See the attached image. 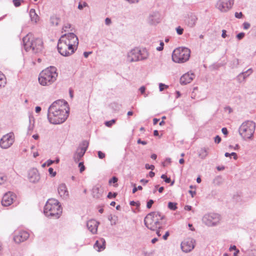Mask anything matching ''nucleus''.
<instances>
[{
  "instance_id": "60",
  "label": "nucleus",
  "mask_w": 256,
  "mask_h": 256,
  "mask_svg": "<svg viewBox=\"0 0 256 256\" xmlns=\"http://www.w3.org/2000/svg\"><path fill=\"white\" fill-rule=\"evenodd\" d=\"M146 90V88L144 86H141L140 88V92L141 94H144Z\"/></svg>"
},
{
  "instance_id": "58",
  "label": "nucleus",
  "mask_w": 256,
  "mask_h": 256,
  "mask_svg": "<svg viewBox=\"0 0 256 256\" xmlns=\"http://www.w3.org/2000/svg\"><path fill=\"white\" fill-rule=\"evenodd\" d=\"M92 53V52H84V56L86 58H87L88 56L91 54Z\"/></svg>"
},
{
  "instance_id": "10",
  "label": "nucleus",
  "mask_w": 256,
  "mask_h": 256,
  "mask_svg": "<svg viewBox=\"0 0 256 256\" xmlns=\"http://www.w3.org/2000/svg\"><path fill=\"white\" fill-rule=\"evenodd\" d=\"M202 220L207 226H215L217 225L220 221V216L215 213L206 214L203 216Z\"/></svg>"
},
{
  "instance_id": "11",
  "label": "nucleus",
  "mask_w": 256,
  "mask_h": 256,
  "mask_svg": "<svg viewBox=\"0 0 256 256\" xmlns=\"http://www.w3.org/2000/svg\"><path fill=\"white\" fill-rule=\"evenodd\" d=\"M14 142V136L13 132L8 133L0 140V147L2 149H7L10 148Z\"/></svg>"
},
{
  "instance_id": "62",
  "label": "nucleus",
  "mask_w": 256,
  "mask_h": 256,
  "mask_svg": "<svg viewBox=\"0 0 256 256\" xmlns=\"http://www.w3.org/2000/svg\"><path fill=\"white\" fill-rule=\"evenodd\" d=\"M238 250L236 248V246H231L230 248H229V250L230 251H232V250H234L235 251H236V250Z\"/></svg>"
},
{
  "instance_id": "42",
  "label": "nucleus",
  "mask_w": 256,
  "mask_h": 256,
  "mask_svg": "<svg viewBox=\"0 0 256 256\" xmlns=\"http://www.w3.org/2000/svg\"><path fill=\"white\" fill-rule=\"evenodd\" d=\"M13 3L14 6L16 7H18L21 4L20 0H13Z\"/></svg>"
},
{
  "instance_id": "14",
  "label": "nucleus",
  "mask_w": 256,
  "mask_h": 256,
  "mask_svg": "<svg viewBox=\"0 0 256 256\" xmlns=\"http://www.w3.org/2000/svg\"><path fill=\"white\" fill-rule=\"evenodd\" d=\"M16 195L11 192H8L6 193L2 200V204L4 206H10L16 200Z\"/></svg>"
},
{
  "instance_id": "18",
  "label": "nucleus",
  "mask_w": 256,
  "mask_h": 256,
  "mask_svg": "<svg viewBox=\"0 0 256 256\" xmlns=\"http://www.w3.org/2000/svg\"><path fill=\"white\" fill-rule=\"evenodd\" d=\"M99 222L94 220H90L88 221L86 226L88 230L92 234H95L98 230Z\"/></svg>"
},
{
  "instance_id": "17",
  "label": "nucleus",
  "mask_w": 256,
  "mask_h": 256,
  "mask_svg": "<svg viewBox=\"0 0 256 256\" xmlns=\"http://www.w3.org/2000/svg\"><path fill=\"white\" fill-rule=\"evenodd\" d=\"M29 237V234L27 232L20 231L15 235L14 240L16 242L20 243L26 240Z\"/></svg>"
},
{
  "instance_id": "39",
  "label": "nucleus",
  "mask_w": 256,
  "mask_h": 256,
  "mask_svg": "<svg viewBox=\"0 0 256 256\" xmlns=\"http://www.w3.org/2000/svg\"><path fill=\"white\" fill-rule=\"evenodd\" d=\"M134 188L132 189V193H135L138 190H142V186H139L137 188L136 186V184H134Z\"/></svg>"
},
{
  "instance_id": "43",
  "label": "nucleus",
  "mask_w": 256,
  "mask_h": 256,
  "mask_svg": "<svg viewBox=\"0 0 256 256\" xmlns=\"http://www.w3.org/2000/svg\"><path fill=\"white\" fill-rule=\"evenodd\" d=\"M118 180V179L117 178L115 177V176H114L112 178H111L110 180H109V184H114Z\"/></svg>"
},
{
  "instance_id": "53",
  "label": "nucleus",
  "mask_w": 256,
  "mask_h": 256,
  "mask_svg": "<svg viewBox=\"0 0 256 256\" xmlns=\"http://www.w3.org/2000/svg\"><path fill=\"white\" fill-rule=\"evenodd\" d=\"M71 26V24H66L64 25L62 29L66 32V30L70 28Z\"/></svg>"
},
{
  "instance_id": "15",
  "label": "nucleus",
  "mask_w": 256,
  "mask_h": 256,
  "mask_svg": "<svg viewBox=\"0 0 256 256\" xmlns=\"http://www.w3.org/2000/svg\"><path fill=\"white\" fill-rule=\"evenodd\" d=\"M194 241L192 238H187L181 243V248L184 252H188L194 249Z\"/></svg>"
},
{
  "instance_id": "25",
  "label": "nucleus",
  "mask_w": 256,
  "mask_h": 256,
  "mask_svg": "<svg viewBox=\"0 0 256 256\" xmlns=\"http://www.w3.org/2000/svg\"><path fill=\"white\" fill-rule=\"evenodd\" d=\"M92 195L94 198H99L102 196V192L97 186H94L92 189Z\"/></svg>"
},
{
  "instance_id": "45",
  "label": "nucleus",
  "mask_w": 256,
  "mask_h": 256,
  "mask_svg": "<svg viewBox=\"0 0 256 256\" xmlns=\"http://www.w3.org/2000/svg\"><path fill=\"white\" fill-rule=\"evenodd\" d=\"M48 172L52 176H54L56 175V172H54V170L52 168H48Z\"/></svg>"
},
{
  "instance_id": "26",
  "label": "nucleus",
  "mask_w": 256,
  "mask_h": 256,
  "mask_svg": "<svg viewBox=\"0 0 256 256\" xmlns=\"http://www.w3.org/2000/svg\"><path fill=\"white\" fill-rule=\"evenodd\" d=\"M30 16L32 22L36 23L38 20V16L36 12V10L34 8H32L30 10Z\"/></svg>"
},
{
  "instance_id": "64",
  "label": "nucleus",
  "mask_w": 256,
  "mask_h": 256,
  "mask_svg": "<svg viewBox=\"0 0 256 256\" xmlns=\"http://www.w3.org/2000/svg\"><path fill=\"white\" fill-rule=\"evenodd\" d=\"M40 110H41V108L40 106H36V113L40 112Z\"/></svg>"
},
{
  "instance_id": "7",
  "label": "nucleus",
  "mask_w": 256,
  "mask_h": 256,
  "mask_svg": "<svg viewBox=\"0 0 256 256\" xmlns=\"http://www.w3.org/2000/svg\"><path fill=\"white\" fill-rule=\"evenodd\" d=\"M148 56L147 49H132L128 54V60L136 62L146 58Z\"/></svg>"
},
{
  "instance_id": "47",
  "label": "nucleus",
  "mask_w": 256,
  "mask_h": 256,
  "mask_svg": "<svg viewBox=\"0 0 256 256\" xmlns=\"http://www.w3.org/2000/svg\"><path fill=\"white\" fill-rule=\"evenodd\" d=\"M145 168L147 170L150 169L152 170H154V165H150L149 164H146Z\"/></svg>"
},
{
  "instance_id": "50",
  "label": "nucleus",
  "mask_w": 256,
  "mask_h": 256,
  "mask_svg": "<svg viewBox=\"0 0 256 256\" xmlns=\"http://www.w3.org/2000/svg\"><path fill=\"white\" fill-rule=\"evenodd\" d=\"M130 204L132 206H140V204L137 202H136L134 201H130Z\"/></svg>"
},
{
  "instance_id": "2",
  "label": "nucleus",
  "mask_w": 256,
  "mask_h": 256,
  "mask_svg": "<svg viewBox=\"0 0 256 256\" xmlns=\"http://www.w3.org/2000/svg\"><path fill=\"white\" fill-rule=\"evenodd\" d=\"M44 214L48 217L58 218L62 213V208L58 200L51 198L46 202L44 210Z\"/></svg>"
},
{
  "instance_id": "3",
  "label": "nucleus",
  "mask_w": 256,
  "mask_h": 256,
  "mask_svg": "<svg viewBox=\"0 0 256 256\" xmlns=\"http://www.w3.org/2000/svg\"><path fill=\"white\" fill-rule=\"evenodd\" d=\"M164 218V216L158 212H152L145 217L144 223L148 229L154 231L161 228L162 224L160 220Z\"/></svg>"
},
{
  "instance_id": "33",
  "label": "nucleus",
  "mask_w": 256,
  "mask_h": 256,
  "mask_svg": "<svg viewBox=\"0 0 256 256\" xmlns=\"http://www.w3.org/2000/svg\"><path fill=\"white\" fill-rule=\"evenodd\" d=\"M30 125L28 128V132H27V134L30 135L32 134V131L34 130V124H31V121L30 120Z\"/></svg>"
},
{
  "instance_id": "13",
  "label": "nucleus",
  "mask_w": 256,
  "mask_h": 256,
  "mask_svg": "<svg viewBox=\"0 0 256 256\" xmlns=\"http://www.w3.org/2000/svg\"><path fill=\"white\" fill-rule=\"evenodd\" d=\"M234 4V0H219L216 7L222 12L229 10Z\"/></svg>"
},
{
  "instance_id": "63",
  "label": "nucleus",
  "mask_w": 256,
  "mask_h": 256,
  "mask_svg": "<svg viewBox=\"0 0 256 256\" xmlns=\"http://www.w3.org/2000/svg\"><path fill=\"white\" fill-rule=\"evenodd\" d=\"M53 162H54V161H53V160H48L46 162V165H47L48 166H50V165H51Z\"/></svg>"
},
{
  "instance_id": "36",
  "label": "nucleus",
  "mask_w": 256,
  "mask_h": 256,
  "mask_svg": "<svg viewBox=\"0 0 256 256\" xmlns=\"http://www.w3.org/2000/svg\"><path fill=\"white\" fill-rule=\"evenodd\" d=\"M116 122L115 120H112L110 121H107L105 122V125L108 127L111 126L114 124Z\"/></svg>"
},
{
  "instance_id": "32",
  "label": "nucleus",
  "mask_w": 256,
  "mask_h": 256,
  "mask_svg": "<svg viewBox=\"0 0 256 256\" xmlns=\"http://www.w3.org/2000/svg\"><path fill=\"white\" fill-rule=\"evenodd\" d=\"M177 204L176 202H169L168 203V208L171 210H174L177 208Z\"/></svg>"
},
{
  "instance_id": "31",
  "label": "nucleus",
  "mask_w": 256,
  "mask_h": 256,
  "mask_svg": "<svg viewBox=\"0 0 256 256\" xmlns=\"http://www.w3.org/2000/svg\"><path fill=\"white\" fill-rule=\"evenodd\" d=\"M154 46H156V48H164V43L162 40H157L154 42Z\"/></svg>"
},
{
  "instance_id": "49",
  "label": "nucleus",
  "mask_w": 256,
  "mask_h": 256,
  "mask_svg": "<svg viewBox=\"0 0 256 256\" xmlns=\"http://www.w3.org/2000/svg\"><path fill=\"white\" fill-rule=\"evenodd\" d=\"M244 36V32L239 33L237 34L236 37L238 40H240Z\"/></svg>"
},
{
  "instance_id": "8",
  "label": "nucleus",
  "mask_w": 256,
  "mask_h": 256,
  "mask_svg": "<svg viewBox=\"0 0 256 256\" xmlns=\"http://www.w3.org/2000/svg\"><path fill=\"white\" fill-rule=\"evenodd\" d=\"M190 53V49H174L172 60L175 62H184L188 60Z\"/></svg>"
},
{
  "instance_id": "37",
  "label": "nucleus",
  "mask_w": 256,
  "mask_h": 256,
  "mask_svg": "<svg viewBox=\"0 0 256 256\" xmlns=\"http://www.w3.org/2000/svg\"><path fill=\"white\" fill-rule=\"evenodd\" d=\"M176 31L178 35H181L184 32V29L179 26L176 28Z\"/></svg>"
},
{
  "instance_id": "51",
  "label": "nucleus",
  "mask_w": 256,
  "mask_h": 256,
  "mask_svg": "<svg viewBox=\"0 0 256 256\" xmlns=\"http://www.w3.org/2000/svg\"><path fill=\"white\" fill-rule=\"evenodd\" d=\"M235 16L238 18H240L242 16V12H236L235 13Z\"/></svg>"
},
{
  "instance_id": "35",
  "label": "nucleus",
  "mask_w": 256,
  "mask_h": 256,
  "mask_svg": "<svg viewBox=\"0 0 256 256\" xmlns=\"http://www.w3.org/2000/svg\"><path fill=\"white\" fill-rule=\"evenodd\" d=\"M78 168H80V172L82 173L85 170V166L83 162H80L78 164Z\"/></svg>"
},
{
  "instance_id": "24",
  "label": "nucleus",
  "mask_w": 256,
  "mask_h": 256,
  "mask_svg": "<svg viewBox=\"0 0 256 256\" xmlns=\"http://www.w3.org/2000/svg\"><path fill=\"white\" fill-rule=\"evenodd\" d=\"M76 49H58V52L64 56H69L73 54Z\"/></svg>"
},
{
  "instance_id": "48",
  "label": "nucleus",
  "mask_w": 256,
  "mask_h": 256,
  "mask_svg": "<svg viewBox=\"0 0 256 256\" xmlns=\"http://www.w3.org/2000/svg\"><path fill=\"white\" fill-rule=\"evenodd\" d=\"M164 88H168V86L162 83L159 84L160 91H162L164 90Z\"/></svg>"
},
{
  "instance_id": "61",
  "label": "nucleus",
  "mask_w": 256,
  "mask_h": 256,
  "mask_svg": "<svg viewBox=\"0 0 256 256\" xmlns=\"http://www.w3.org/2000/svg\"><path fill=\"white\" fill-rule=\"evenodd\" d=\"M226 31L224 30H222V36L223 38H226Z\"/></svg>"
},
{
  "instance_id": "23",
  "label": "nucleus",
  "mask_w": 256,
  "mask_h": 256,
  "mask_svg": "<svg viewBox=\"0 0 256 256\" xmlns=\"http://www.w3.org/2000/svg\"><path fill=\"white\" fill-rule=\"evenodd\" d=\"M106 241L104 238H100L98 240H96L94 244V248H98V250L100 252L105 248Z\"/></svg>"
},
{
  "instance_id": "27",
  "label": "nucleus",
  "mask_w": 256,
  "mask_h": 256,
  "mask_svg": "<svg viewBox=\"0 0 256 256\" xmlns=\"http://www.w3.org/2000/svg\"><path fill=\"white\" fill-rule=\"evenodd\" d=\"M208 155V149L206 148H202L198 152V156L202 159H204Z\"/></svg>"
},
{
  "instance_id": "9",
  "label": "nucleus",
  "mask_w": 256,
  "mask_h": 256,
  "mask_svg": "<svg viewBox=\"0 0 256 256\" xmlns=\"http://www.w3.org/2000/svg\"><path fill=\"white\" fill-rule=\"evenodd\" d=\"M24 48H37L43 46V42L41 38L33 40L32 34H28L22 38Z\"/></svg>"
},
{
  "instance_id": "28",
  "label": "nucleus",
  "mask_w": 256,
  "mask_h": 256,
  "mask_svg": "<svg viewBox=\"0 0 256 256\" xmlns=\"http://www.w3.org/2000/svg\"><path fill=\"white\" fill-rule=\"evenodd\" d=\"M6 84V76L0 72V88H4Z\"/></svg>"
},
{
  "instance_id": "30",
  "label": "nucleus",
  "mask_w": 256,
  "mask_h": 256,
  "mask_svg": "<svg viewBox=\"0 0 256 256\" xmlns=\"http://www.w3.org/2000/svg\"><path fill=\"white\" fill-rule=\"evenodd\" d=\"M7 176L4 174L0 173V185L4 184L7 180Z\"/></svg>"
},
{
  "instance_id": "6",
  "label": "nucleus",
  "mask_w": 256,
  "mask_h": 256,
  "mask_svg": "<svg viewBox=\"0 0 256 256\" xmlns=\"http://www.w3.org/2000/svg\"><path fill=\"white\" fill-rule=\"evenodd\" d=\"M78 44V37L74 33H70L67 37L62 36L60 38L56 48H62V47L66 46H68V48H77Z\"/></svg>"
},
{
  "instance_id": "38",
  "label": "nucleus",
  "mask_w": 256,
  "mask_h": 256,
  "mask_svg": "<svg viewBox=\"0 0 256 256\" xmlns=\"http://www.w3.org/2000/svg\"><path fill=\"white\" fill-rule=\"evenodd\" d=\"M161 178L164 180L166 182L170 183V178H168L165 174H162L161 176Z\"/></svg>"
},
{
  "instance_id": "56",
  "label": "nucleus",
  "mask_w": 256,
  "mask_h": 256,
  "mask_svg": "<svg viewBox=\"0 0 256 256\" xmlns=\"http://www.w3.org/2000/svg\"><path fill=\"white\" fill-rule=\"evenodd\" d=\"M138 143L142 144L143 145H146L147 144V142L146 141L142 140L140 139H138Z\"/></svg>"
},
{
  "instance_id": "59",
  "label": "nucleus",
  "mask_w": 256,
  "mask_h": 256,
  "mask_svg": "<svg viewBox=\"0 0 256 256\" xmlns=\"http://www.w3.org/2000/svg\"><path fill=\"white\" fill-rule=\"evenodd\" d=\"M244 74L242 75V80H246V78L250 75V74H246L247 72H244Z\"/></svg>"
},
{
  "instance_id": "40",
  "label": "nucleus",
  "mask_w": 256,
  "mask_h": 256,
  "mask_svg": "<svg viewBox=\"0 0 256 256\" xmlns=\"http://www.w3.org/2000/svg\"><path fill=\"white\" fill-rule=\"evenodd\" d=\"M98 156L100 159H103L106 156L105 154L101 151H98Z\"/></svg>"
},
{
  "instance_id": "16",
  "label": "nucleus",
  "mask_w": 256,
  "mask_h": 256,
  "mask_svg": "<svg viewBox=\"0 0 256 256\" xmlns=\"http://www.w3.org/2000/svg\"><path fill=\"white\" fill-rule=\"evenodd\" d=\"M28 178L30 182L36 183L40 179V176L36 168H32L28 172Z\"/></svg>"
},
{
  "instance_id": "34",
  "label": "nucleus",
  "mask_w": 256,
  "mask_h": 256,
  "mask_svg": "<svg viewBox=\"0 0 256 256\" xmlns=\"http://www.w3.org/2000/svg\"><path fill=\"white\" fill-rule=\"evenodd\" d=\"M244 74V72H241L240 74L236 77V80L239 83H241L242 82H245L244 80H242V75Z\"/></svg>"
},
{
  "instance_id": "55",
  "label": "nucleus",
  "mask_w": 256,
  "mask_h": 256,
  "mask_svg": "<svg viewBox=\"0 0 256 256\" xmlns=\"http://www.w3.org/2000/svg\"><path fill=\"white\" fill-rule=\"evenodd\" d=\"M222 134L224 135H226L228 134V131L226 128H223L222 129Z\"/></svg>"
},
{
  "instance_id": "22",
  "label": "nucleus",
  "mask_w": 256,
  "mask_h": 256,
  "mask_svg": "<svg viewBox=\"0 0 256 256\" xmlns=\"http://www.w3.org/2000/svg\"><path fill=\"white\" fill-rule=\"evenodd\" d=\"M197 20L196 16L194 14H190L188 15V18L185 21L188 26L192 28L196 25Z\"/></svg>"
},
{
  "instance_id": "4",
  "label": "nucleus",
  "mask_w": 256,
  "mask_h": 256,
  "mask_svg": "<svg viewBox=\"0 0 256 256\" xmlns=\"http://www.w3.org/2000/svg\"><path fill=\"white\" fill-rule=\"evenodd\" d=\"M58 75L56 68L50 66L40 73L38 82L42 86H50L56 80Z\"/></svg>"
},
{
  "instance_id": "57",
  "label": "nucleus",
  "mask_w": 256,
  "mask_h": 256,
  "mask_svg": "<svg viewBox=\"0 0 256 256\" xmlns=\"http://www.w3.org/2000/svg\"><path fill=\"white\" fill-rule=\"evenodd\" d=\"M170 234L168 232H166V234L163 236L162 238L164 240H167L168 237L169 236Z\"/></svg>"
},
{
  "instance_id": "5",
  "label": "nucleus",
  "mask_w": 256,
  "mask_h": 256,
  "mask_svg": "<svg viewBox=\"0 0 256 256\" xmlns=\"http://www.w3.org/2000/svg\"><path fill=\"white\" fill-rule=\"evenodd\" d=\"M255 128V123L252 121L244 122L239 128V134L244 140L251 139L254 134Z\"/></svg>"
},
{
  "instance_id": "41",
  "label": "nucleus",
  "mask_w": 256,
  "mask_h": 256,
  "mask_svg": "<svg viewBox=\"0 0 256 256\" xmlns=\"http://www.w3.org/2000/svg\"><path fill=\"white\" fill-rule=\"evenodd\" d=\"M117 195V194L116 193V192H114V193H112V192H109L108 194V198H115Z\"/></svg>"
},
{
  "instance_id": "46",
  "label": "nucleus",
  "mask_w": 256,
  "mask_h": 256,
  "mask_svg": "<svg viewBox=\"0 0 256 256\" xmlns=\"http://www.w3.org/2000/svg\"><path fill=\"white\" fill-rule=\"evenodd\" d=\"M244 28V30H248L250 28V24L248 22H244L243 24Z\"/></svg>"
},
{
  "instance_id": "19",
  "label": "nucleus",
  "mask_w": 256,
  "mask_h": 256,
  "mask_svg": "<svg viewBox=\"0 0 256 256\" xmlns=\"http://www.w3.org/2000/svg\"><path fill=\"white\" fill-rule=\"evenodd\" d=\"M148 23L150 24H156L160 22V15L158 12L150 14L148 18Z\"/></svg>"
},
{
  "instance_id": "54",
  "label": "nucleus",
  "mask_w": 256,
  "mask_h": 256,
  "mask_svg": "<svg viewBox=\"0 0 256 256\" xmlns=\"http://www.w3.org/2000/svg\"><path fill=\"white\" fill-rule=\"evenodd\" d=\"M111 23H112V21H111V20L110 18H106V20H105V24H106L108 26Z\"/></svg>"
},
{
  "instance_id": "20",
  "label": "nucleus",
  "mask_w": 256,
  "mask_h": 256,
  "mask_svg": "<svg viewBox=\"0 0 256 256\" xmlns=\"http://www.w3.org/2000/svg\"><path fill=\"white\" fill-rule=\"evenodd\" d=\"M194 77L193 73L188 72L184 74L180 78V83L182 84L185 85L190 83Z\"/></svg>"
},
{
  "instance_id": "12",
  "label": "nucleus",
  "mask_w": 256,
  "mask_h": 256,
  "mask_svg": "<svg viewBox=\"0 0 256 256\" xmlns=\"http://www.w3.org/2000/svg\"><path fill=\"white\" fill-rule=\"evenodd\" d=\"M88 142L86 141H84L78 148L73 156L74 160L76 162H79L81 158L84 156L88 147Z\"/></svg>"
},
{
  "instance_id": "1",
  "label": "nucleus",
  "mask_w": 256,
  "mask_h": 256,
  "mask_svg": "<svg viewBox=\"0 0 256 256\" xmlns=\"http://www.w3.org/2000/svg\"><path fill=\"white\" fill-rule=\"evenodd\" d=\"M70 112L68 102L64 100H57L48 108V118L54 124L63 123L67 119Z\"/></svg>"
},
{
  "instance_id": "52",
  "label": "nucleus",
  "mask_w": 256,
  "mask_h": 256,
  "mask_svg": "<svg viewBox=\"0 0 256 256\" xmlns=\"http://www.w3.org/2000/svg\"><path fill=\"white\" fill-rule=\"evenodd\" d=\"M221 141V138L218 136H216L214 138V142L217 144H219Z\"/></svg>"
},
{
  "instance_id": "21",
  "label": "nucleus",
  "mask_w": 256,
  "mask_h": 256,
  "mask_svg": "<svg viewBox=\"0 0 256 256\" xmlns=\"http://www.w3.org/2000/svg\"><path fill=\"white\" fill-rule=\"evenodd\" d=\"M58 191L59 195L64 198H66L68 196V192L65 184H61L58 186Z\"/></svg>"
},
{
  "instance_id": "44",
  "label": "nucleus",
  "mask_w": 256,
  "mask_h": 256,
  "mask_svg": "<svg viewBox=\"0 0 256 256\" xmlns=\"http://www.w3.org/2000/svg\"><path fill=\"white\" fill-rule=\"evenodd\" d=\"M154 202L153 200H149L148 202H147V204H146V207L148 208H151L152 206V204H154Z\"/></svg>"
},
{
  "instance_id": "29",
  "label": "nucleus",
  "mask_w": 256,
  "mask_h": 256,
  "mask_svg": "<svg viewBox=\"0 0 256 256\" xmlns=\"http://www.w3.org/2000/svg\"><path fill=\"white\" fill-rule=\"evenodd\" d=\"M60 21V19L56 16H53L50 18V22L53 26H58Z\"/></svg>"
}]
</instances>
